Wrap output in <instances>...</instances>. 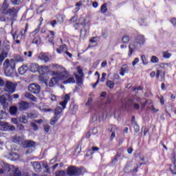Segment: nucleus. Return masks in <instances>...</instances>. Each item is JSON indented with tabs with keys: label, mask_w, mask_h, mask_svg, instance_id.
Masks as SVG:
<instances>
[{
	"label": "nucleus",
	"mask_w": 176,
	"mask_h": 176,
	"mask_svg": "<svg viewBox=\"0 0 176 176\" xmlns=\"http://www.w3.org/2000/svg\"><path fill=\"white\" fill-rule=\"evenodd\" d=\"M163 57H164V58H170L171 57V54L164 52Z\"/></svg>",
	"instance_id": "52"
},
{
	"label": "nucleus",
	"mask_w": 176,
	"mask_h": 176,
	"mask_svg": "<svg viewBox=\"0 0 176 176\" xmlns=\"http://www.w3.org/2000/svg\"><path fill=\"white\" fill-rule=\"evenodd\" d=\"M53 75H56V78H58V81L60 80H65L68 76H69V73L67 71H64L61 73H58L57 72H53Z\"/></svg>",
	"instance_id": "6"
},
{
	"label": "nucleus",
	"mask_w": 176,
	"mask_h": 176,
	"mask_svg": "<svg viewBox=\"0 0 176 176\" xmlns=\"http://www.w3.org/2000/svg\"><path fill=\"white\" fill-rule=\"evenodd\" d=\"M141 58L144 65H148V60H146V57H145V55H142Z\"/></svg>",
	"instance_id": "49"
},
{
	"label": "nucleus",
	"mask_w": 176,
	"mask_h": 176,
	"mask_svg": "<svg viewBox=\"0 0 176 176\" xmlns=\"http://www.w3.org/2000/svg\"><path fill=\"white\" fill-rule=\"evenodd\" d=\"M129 53L128 54V56L129 57H131V54H133V53H134V52H135V45H130L129 46Z\"/></svg>",
	"instance_id": "30"
},
{
	"label": "nucleus",
	"mask_w": 176,
	"mask_h": 176,
	"mask_svg": "<svg viewBox=\"0 0 176 176\" xmlns=\"http://www.w3.org/2000/svg\"><path fill=\"white\" fill-rule=\"evenodd\" d=\"M87 34V31L86 30H85V29L81 30L80 34V38H85Z\"/></svg>",
	"instance_id": "45"
},
{
	"label": "nucleus",
	"mask_w": 176,
	"mask_h": 176,
	"mask_svg": "<svg viewBox=\"0 0 176 176\" xmlns=\"http://www.w3.org/2000/svg\"><path fill=\"white\" fill-rule=\"evenodd\" d=\"M0 115V119H5V118L8 116V113H6L5 111H1Z\"/></svg>",
	"instance_id": "48"
},
{
	"label": "nucleus",
	"mask_w": 176,
	"mask_h": 176,
	"mask_svg": "<svg viewBox=\"0 0 176 176\" xmlns=\"http://www.w3.org/2000/svg\"><path fill=\"white\" fill-rule=\"evenodd\" d=\"M98 119V116L97 114H94L91 117L92 122H96Z\"/></svg>",
	"instance_id": "59"
},
{
	"label": "nucleus",
	"mask_w": 176,
	"mask_h": 176,
	"mask_svg": "<svg viewBox=\"0 0 176 176\" xmlns=\"http://www.w3.org/2000/svg\"><path fill=\"white\" fill-rule=\"evenodd\" d=\"M41 36L39 35H36L34 36L32 43H34L35 45H41Z\"/></svg>",
	"instance_id": "23"
},
{
	"label": "nucleus",
	"mask_w": 176,
	"mask_h": 176,
	"mask_svg": "<svg viewBox=\"0 0 176 176\" xmlns=\"http://www.w3.org/2000/svg\"><path fill=\"white\" fill-rule=\"evenodd\" d=\"M20 35H21V39L25 38V32H24L23 30H21V31L20 32Z\"/></svg>",
	"instance_id": "63"
},
{
	"label": "nucleus",
	"mask_w": 176,
	"mask_h": 176,
	"mask_svg": "<svg viewBox=\"0 0 176 176\" xmlns=\"http://www.w3.org/2000/svg\"><path fill=\"white\" fill-rule=\"evenodd\" d=\"M105 76H107V73H102V78H100V82H105Z\"/></svg>",
	"instance_id": "62"
},
{
	"label": "nucleus",
	"mask_w": 176,
	"mask_h": 176,
	"mask_svg": "<svg viewBox=\"0 0 176 176\" xmlns=\"http://www.w3.org/2000/svg\"><path fill=\"white\" fill-rule=\"evenodd\" d=\"M0 126L3 128V131H6L9 130L10 131H14L16 130V127L13 125H9L8 122H0Z\"/></svg>",
	"instance_id": "9"
},
{
	"label": "nucleus",
	"mask_w": 176,
	"mask_h": 176,
	"mask_svg": "<svg viewBox=\"0 0 176 176\" xmlns=\"http://www.w3.org/2000/svg\"><path fill=\"white\" fill-rule=\"evenodd\" d=\"M12 37L16 43H20V40H19V34H17V33L15 32L14 34H13Z\"/></svg>",
	"instance_id": "40"
},
{
	"label": "nucleus",
	"mask_w": 176,
	"mask_h": 176,
	"mask_svg": "<svg viewBox=\"0 0 176 176\" xmlns=\"http://www.w3.org/2000/svg\"><path fill=\"white\" fill-rule=\"evenodd\" d=\"M71 100V96L69 94H65L64 97V100L62 102H60V105L63 107V109H65L67 108V104H68V101Z\"/></svg>",
	"instance_id": "11"
},
{
	"label": "nucleus",
	"mask_w": 176,
	"mask_h": 176,
	"mask_svg": "<svg viewBox=\"0 0 176 176\" xmlns=\"http://www.w3.org/2000/svg\"><path fill=\"white\" fill-rule=\"evenodd\" d=\"M100 12H102V13H107L108 12V8H107V3H104L103 5L101 6Z\"/></svg>",
	"instance_id": "36"
},
{
	"label": "nucleus",
	"mask_w": 176,
	"mask_h": 176,
	"mask_svg": "<svg viewBox=\"0 0 176 176\" xmlns=\"http://www.w3.org/2000/svg\"><path fill=\"white\" fill-rule=\"evenodd\" d=\"M16 87H17V85L10 81H7L6 83L5 91H7L9 94H13V93L16 91Z\"/></svg>",
	"instance_id": "3"
},
{
	"label": "nucleus",
	"mask_w": 176,
	"mask_h": 176,
	"mask_svg": "<svg viewBox=\"0 0 176 176\" xmlns=\"http://www.w3.org/2000/svg\"><path fill=\"white\" fill-rule=\"evenodd\" d=\"M17 130H19V131H23L24 130V125L19 124L16 126Z\"/></svg>",
	"instance_id": "55"
},
{
	"label": "nucleus",
	"mask_w": 176,
	"mask_h": 176,
	"mask_svg": "<svg viewBox=\"0 0 176 176\" xmlns=\"http://www.w3.org/2000/svg\"><path fill=\"white\" fill-rule=\"evenodd\" d=\"M8 57V51L3 50L0 54V65H2V63H3V60H5Z\"/></svg>",
	"instance_id": "15"
},
{
	"label": "nucleus",
	"mask_w": 176,
	"mask_h": 176,
	"mask_svg": "<svg viewBox=\"0 0 176 176\" xmlns=\"http://www.w3.org/2000/svg\"><path fill=\"white\" fill-rule=\"evenodd\" d=\"M42 25V22L40 23V24L38 25V26L36 28V29L33 32V33L34 34H38V32H39V31H41V26Z\"/></svg>",
	"instance_id": "54"
},
{
	"label": "nucleus",
	"mask_w": 176,
	"mask_h": 176,
	"mask_svg": "<svg viewBox=\"0 0 176 176\" xmlns=\"http://www.w3.org/2000/svg\"><path fill=\"white\" fill-rule=\"evenodd\" d=\"M13 57L14 58L12 60H14V62L16 61V63H23V61H24V58H23V56L21 55L14 54Z\"/></svg>",
	"instance_id": "20"
},
{
	"label": "nucleus",
	"mask_w": 176,
	"mask_h": 176,
	"mask_svg": "<svg viewBox=\"0 0 176 176\" xmlns=\"http://www.w3.org/2000/svg\"><path fill=\"white\" fill-rule=\"evenodd\" d=\"M38 57L41 58V60H43L45 63H47V61L50 60L47 56L45 55V54H41Z\"/></svg>",
	"instance_id": "35"
},
{
	"label": "nucleus",
	"mask_w": 176,
	"mask_h": 176,
	"mask_svg": "<svg viewBox=\"0 0 176 176\" xmlns=\"http://www.w3.org/2000/svg\"><path fill=\"white\" fill-rule=\"evenodd\" d=\"M135 43L144 45L145 43V37L144 36H138L135 38Z\"/></svg>",
	"instance_id": "19"
},
{
	"label": "nucleus",
	"mask_w": 176,
	"mask_h": 176,
	"mask_svg": "<svg viewBox=\"0 0 176 176\" xmlns=\"http://www.w3.org/2000/svg\"><path fill=\"white\" fill-rule=\"evenodd\" d=\"M86 173V168L83 167H77L75 166H70L66 170V174L68 176H80L83 175Z\"/></svg>",
	"instance_id": "2"
},
{
	"label": "nucleus",
	"mask_w": 176,
	"mask_h": 176,
	"mask_svg": "<svg viewBox=\"0 0 176 176\" xmlns=\"http://www.w3.org/2000/svg\"><path fill=\"white\" fill-rule=\"evenodd\" d=\"M63 85H67V83H76L75 78L74 77H69L66 80L63 82Z\"/></svg>",
	"instance_id": "28"
},
{
	"label": "nucleus",
	"mask_w": 176,
	"mask_h": 176,
	"mask_svg": "<svg viewBox=\"0 0 176 176\" xmlns=\"http://www.w3.org/2000/svg\"><path fill=\"white\" fill-rule=\"evenodd\" d=\"M151 62L153 63L154 64H156L159 63V58H157L156 56H153L151 57Z\"/></svg>",
	"instance_id": "42"
},
{
	"label": "nucleus",
	"mask_w": 176,
	"mask_h": 176,
	"mask_svg": "<svg viewBox=\"0 0 176 176\" xmlns=\"http://www.w3.org/2000/svg\"><path fill=\"white\" fill-rule=\"evenodd\" d=\"M118 130V127H116V126H112V128L110 130V132L111 133V135L110 136V140L112 141L113 140V138H115L116 137V134H115V131H113V129Z\"/></svg>",
	"instance_id": "31"
},
{
	"label": "nucleus",
	"mask_w": 176,
	"mask_h": 176,
	"mask_svg": "<svg viewBox=\"0 0 176 176\" xmlns=\"http://www.w3.org/2000/svg\"><path fill=\"white\" fill-rule=\"evenodd\" d=\"M64 49H67V45H60V49L57 48L56 52L59 54H61V52H63V50H64Z\"/></svg>",
	"instance_id": "39"
},
{
	"label": "nucleus",
	"mask_w": 176,
	"mask_h": 176,
	"mask_svg": "<svg viewBox=\"0 0 176 176\" xmlns=\"http://www.w3.org/2000/svg\"><path fill=\"white\" fill-rule=\"evenodd\" d=\"M144 130V135H146L147 133H149V129L146 128L145 126H142V131Z\"/></svg>",
	"instance_id": "58"
},
{
	"label": "nucleus",
	"mask_w": 176,
	"mask_h": 176,
	"mask_svg": "<svg viewBox=\"0 0 176 176\" xmlns=\"http://www.w3.org/2000/svg\"><path fill=\"white\" fill-rule=\"evenodd\" d=\"M43 69H45L46 71H47V69H49V67H47V66H41L40 68L39 65L36 63H32L30 65V71L31 72L35 73L41 70L43 71Z\"/></svg>",
	"instance_id": "5"
},
{
	"label": "nucleus",
	"mask_w": 176,
	"mask_h": 176,
	"mask_svg": "<svg viewBox=\"0 0 176 176\" xmlns=\"http://www.w3.org/2000/svg\"><path fill=\"white\" fill-rule=\"evenodd\" d=\"M11 2L13 3V5H20L21 0H11Z\"/></svg>",
	"instance_id": "57"
},
{
	"label": "nucleus",
	"mask_w": 176,
	"mask_h": 176,
	"mask_svg": "<svg viewBox=\"0 0 176 176\" xmlns=\"http://www.w3.org/2000/svg\"><path fill=\"white\" fill-rule=\"evenodd\" d=\"M17 12H19V8H12L8 9L7 11L5 9L3 10L4 14H8L10 17H16L17 16Z\"/></svg>",
	"instance_id": "8"
},
{
	"label": "nucleus",
	"mask_w": 176,
	"mask_h": 176,
	"mask_svg": "<svg viewBox=\"0 0 176 176\" xmlns=\"http://www.w3.org/2000/svg\"><path fill=\"white\" fill-rule=\"evenodd\" d=\"M58 119H60V116H55L53 119L50 122V124L54 126L57 122H58Z\"/></svg>",
	"instance_id": "33"
},
{
	"label": "nucleus",
	"mask_w": 176,
	"mask_h": 176,
	"mask_svg": "<svg viewBox=\"0 0 176 176\" xmlns=\"http://www.w3.org/2000/svg\"><path fill=\"white\" fill-rule=\"evenodd\" d=\"M36 142L32 140H26L23 142V147L24 148H32L35 146Z\"/></svg>",
	"instance_id": "13"
},
{
	"label": "nucleus",
	"mask_w": 176,
	"mask_h": 176,
	"mask_svg": "<svg viewBox=\"0 0 176 176\" xmlns=\"http://www.w3.org/2000/svg\"><path fill=\"white\" fill-rule=\"evenodd\" d=\"M75 78L76 79L77 85H82L83 81L82 80V76L78 74H75Z\"/></svg>",
	"instance_id": "37"
},
{
	"label": "nucleus",
	"mask_w": 176,
	"mask_h": 176,
	"mask_svg": "<svg viewBox=\"0 0 176 176\" xmlns=\"http://www.w3.org/2000/svg\"><path fill=\"white\" fill-rule=\"evenodd\" d=\"M120 156H122V153L119 152L116 153L114 159L111 161V164H113V166H115L116 164V163L118 162V158L120 157Z\"/></svg>",
	"instance_id": "24"
},
{
	"label": "nucleus",
	"mask_w": 176,
	"mask_h": 176,
	"mask_svg": "<svg viewBox=\"0 0 176 176\" xmlns=\"http://www.w3.org/2000/svg\"><path fill=\"white\" fill-rule=\"evenodd\" d=\"M82 5H83V3L82 2V1H80L79 2L76 3L75 5V6L77 7L76 8V12H79V10H80V6H82Z\"/></svg>",
	"instance_id": "41"
},
{
	"label": "nucleus",
	"mask_w": 176,
	"mask_h": 176,
	"mask_svg": "<svg viewBox=\"0 0 176 176\" xmlns=\"http://www.w3.org/2000/svg\"><path fill=\"white\" fill-rule=\"evenodd\" d=\"M49 130H50V126H49L48 124L44 125V131H45V133H49Z\"/></svg>",
	"instance_id": "60"
},
{
	"label": "nucleus",
	"mask_w": 176,
	"mask_h": 176,
	"mask_svg": "<svg viewBox=\"0 0 176 176\" xmlns=\"http://www.w3.org/2000/svg\"><path fill=\"white\" fill-rule=\"evenodd\" d=\"M56 176H65V170H59L56 172Z\"/></svg>",
	"instance_id": "47"
},
{
	"label": "nucleus",
	"mask_w": 176,
	"mask_h": 176,
	"mask_svg": "<svg viewBox=\"0 0 176 176\" xmlns=\"http://www.w3.org/2000/svg\"><path fill=\"white\" fill-rule=\"evenodd\" d=\"M30 124L32 126L34 131H38L39 128L38 127V125H36V124L32 122Z\"/></svg>",
	"instance_id": "50"
},
{
	"label": "nucleus",
	"mask_w": 176,
	"mask_h": 176,
	"mask_svg": "<svg viewBox=\"0 0 176 176\" xmlns=\"http://www.w3.org/2000/svg\"><path fill=\"white\" fill-rule=\"evenodd\" d=\"M28 90L33 94H39L41 91V86L35 83L30 84L28 87Z\"/></svg>",
	"instance_id": "7"
},
{
	"label": "nucleus",
	"mask_w": 176,
	"mask_h": 176,
	"mask_svg": "<svg viewBox=\"0 0 176 176\" xmlns=\"http://www.w3.org/2000/svg\"><path fill=\"white\" fill-rule=\"evenodd\" d=\"M106 86L109 87V89H113V87H115V82L111 80H108L106 82Z\"/></svg>",
	"instance_id": "29"
},
{
	"label": "nucleus",
	"mask_w": 176,
	"mask_h": 176,
	"mask_svg": "<svg viewBox=\"0 0 176 176\" xmlns=\"http://www.w3.org/2000/svg\"><path fill=\"white\" fill-rule=\"evenodd\" d=\"M42 166L43 167V168L45 169V173H50V169L49 168V165H47V164L43 163Z\"/></svg>",
	"instance_id": "46"
},
{
	"label": "nucleus",
	"mask_w": 176,
	"mask_h": 176,
	"mask_svg": "<svg viewBox=\"0 0 176 176\" xmlns=\"http://www.w3.org/2000/svg\"><path fill=\"white\" fill-rule=\"evenodd\" d=\"M122 43H127L128 42H130V37L127 35H125L122 38Z\"/></svg>",
	"instance_id": "38"
},
{
	"label": "nucleus",
	"mask_w": 176,
	"mask_h": 176,
	"mask_svg": "<svg viewBox=\"0 0 176 176\" xmlns=\"http://www.w3.org/2000/svg\"><path fill=\"white\" fill-rule=\"evenodd\" d=\"M133 126L134 132L138 133L140 131V125H138V123L132 124Z\"/></svg>",
	"instance_id": "44"
},
{
	"label": "nucleus",
	"mask_w": 176,
	"mask_h": 176,
	"mask_svg": "<svg viewBox=\"0 0 176 176\" xmlns=\"http://www.w3.org/2000/svg\"><path fill=\"white\" fill-rule=\"evenodd\" d=\"M124 74H129V69H127V65H124L120 69V75L124 76Z\"/></svg>",
	"instance_id": "21"
},
{
	"label": "nucleus",
	"mask_w": 176,
	"mask_h": 176,
	"mask_svg": "<svg viewBox=\"0 0 176 176\" xmlns=\"http://www.w3.org/2000/svg\"><path fill=\"white\" fill-rule=\"evenodd\" d=\"M170 171L175 175H176V162L175 160L173 162V164L170 166Z\"/></svg>",
	"instance_id": "26"
},
{
	"label": "nucleus",
	"mask_w": 176,
	"mask_h": 176,
	"mask_svg": "<svg viewBox=\"0 0 176 176\" xmlns=\"http://www.w3.org/2000/svg\"><path fill=\"white\" fill-rule=\"evenodd\" d=\"M27 71H28V67L25 65H23L18 69L19 75H24Z\"/></svg>",
	"instance_id": "17"
},
{
	"label": "nucleus",
	"mask_w": 176,
	"mask_h": 176,
	"mask_svg": "<svg viewBox=\"0 0 176 176\" xmlns=\"http://www.w3.org/2000/svg\"><path fill=\"white\" fill-rule=\"evenodd\" d=\"M132 105H133V108L135 109H136L137 111H138V109H140V104H138L137 103H132Z\"/></svg>",
	"instance_id": "61"
},
{
	"label": "nucleus",
	"mask_w": 176,
	"mask_h": 176,
	"mask_svg": "<svg viewBox=\"0 0 176 176\" xmlns=\"http://www.w3.org/2000/svg\"><path fill=\"white\" fill-rule=\"evenodd\" d=\"M13 142L15 144H19V145H21V144H24V141L23 140V138L20 136L15 135L12 139Z\"/></svg>",
	"instance_id": "16"
},
{
	"label": "nucleus",
	"mask_w": 176,
	"mask_h": 176,
	"mask_svg": "<svg viewBox=\"0 0 176 176\" xmlns=\"http://www.w3.org/2000/svg\"><path fill=\"white\" fill-rule=\"evenodd\" d=\"M19 111V108H17V106H10L9 112L10 115H12V116H16L17 115V111Z\"/></svg>",
	"instance_id": "18"
},
{
	"label": "nucleus",
	"mask_w": 176,
	"mask_h": 176,
	"mask_svg": "<svg viewBox=\"0 0 176 176\" xmlns=\"http://www.w3.org/2000/svg\"><path fill=\"white\" fill-rule=\"evenodd\" d=\"M19 120L21 123H23L24 124H27L28 123V118L25 115H23L20 118Z\"/></svg>",
	"instance_id": "32"
},
{
	"label": "nucleus",
	"mask_w": 176,
	"mask_h": 176,
	"mask_svg": "<svg viewBox=\"0 0 176 176\" xmlns=\"http://www.w3.org/2000/svg\"><path fill=\"white\" fill-rule=\"evenodd\" d=\"M3 68L6 76H12L16 69V62L14 59H6L3 63Z\"/></svg>",
	"instance_id": "1"
},
{
	"label": "nucleus",
	"mask_w": 176,
	"mask_h": 176,
	"mask_svg": "<svg viewBox=\"0 0 176 176\" xmlns=\"http://www.w3.org/2000/svg\"><path fill=\"white\" fill-rule=\"evenodd\" d=\"M170 23H172L173 25H176V18H172L170 19Z\"/></svg>",
	"instance_id": "64"
},
{
	"label": "nucleus",
	"mask_w": 176,
	"mask_h": 176,
	"mask_svg": "<svg viewBox=\"0 0 176 176\" xmlns=\"http://www.w3.org/2000/svg\"><path fill=\"white\" fill-rule=\"evenodd\" d=\"M61 112H63V109L61 108V107L57 106L55 109L54 115L56 116H60Z\"/></svg>",
	"instance_id": "27"
},
{
	"label": "nucleus",
	"mask_w": 176,
	"mask_h": 176,
	"mask_svg": "<svg viewBox=\"0 0 176 176\" xmlns=\"http://www.w3.org/2000/svg\"><path fill=\"white\" fill-rule=\"evenodd\" d=\"M28 118H29L30 119H35V118H38V114L30 113L28 114Z\"/></svg>",
	"instance_id": "43"
},
{
	"label": "nucleus",
	"mask_w": 176,
	"mask_h": 176,
	"mask_svg": "<svg viewBox=\"0 0 176 176\" xmlns=\"http://www.w3.org/2000/svg\"><path fill=\"white\" fill-rule=\"evenodd\" d=\"M32 166L36 173H41L42 171V165H41V163L34 162H33Z\"/></svg>",
	"instance_id": "14"
},
{
	"label": "nucleus",
	"mask_w": 176,
	"mask_h": 176,
	"mask_svg": "<svg viewBox=\"0 0 176 176\" xmlns=\"http://www.w3.org/2000/svg\"><path fill=\"white\" fill-rule=\"evenodd\" d=\"M58 78L56 76L52 78L49 82L50 87H53L54 83H58Z\"/></svg>",
	"instance_id": "22"
},
{
	"label": "nucleus",
	"mask_w": 176,
	"mask_h": 176,
	"mask_svg": "<svg viewBox=\"0 0 176 176\" xmlns=\"http://www.w3.org/2000/svg\"><path fill=\"white\" fill-rule=\"evenodd\" d=\"M100 41H101V39L98 36L91 37L89 39L90 43H96V45L100 42Z\"/></svg>",
	"instance_id": "25"
},
{
	"label": "nucleus",
	"mask_w": 176,
	"mask_h": 176,
	"mask_svg": "<svg viewBox=\"0 0 176 176\" xmlns=\"http://www.w3.org/2000/svg\"><path fill=\"white\" fill-rule=\"evenodd\" d=\"M97 151H100V148L97 147V146H93L92 147V151L89 150V153H91V155H93V152H96Z\"/></svg>",
	"instance_id": "51"
},
{
	"label": "nucleus",
	"mask_w": 176,
	"mask_h": 176,
	"mask_svg": "<svg viewBox=\"0 0 176 176\" xmlns=\"http://www.w3.org/2000/svg\"><path fill=\"white\" fill-rule=\"evenodd\" d=\"M19 111H27L30 109V102L21 100L19 102Z\"/></svg>",
	"instance_id": "10"
},
{
	"label": "nucleus",
	"mask_w": 176,
	"mask_h": 176,
	"mask_svg": "<svg viewBox=\"0 0 176 176\" xmlns=\"http://www.w3.org/2000/svg\"><path fill=\"white\" fill-rule=\"evenodd\" d=\"M114 79H117V80H118L117 82H116V85H120V76L119 74H116L114 76Z\"/></svg>",
	"instance_id": "53"
},
{
	"label": "nucleus",
	"mask_w": 176,
	"mask_h": 176,
	"mask_svg": "<svg viewBox=\"0 0 176 176\" xmlns=\"http://www.w3.org/2000/svg\"><path fill=\"white\" fill-rule=\"evenodd\" d=\"M6 100L7 101H9V102H12V101H13L12 95H10V94H6V95H2L0 96V102L4 108L5 107H8V104H6Z\"/></svg>",
	"instance_id": "4"
},
{
	"label": "nucleus",
	"mask_w": 176,
	"mask_h": 176,
	"mask_svg": "<svg viewBox=\"0 0 176 176\" xmlns=\"http://www.w3.org/2000/svg\"><path fill=\"white\" fill-rule=\"evenodd\" d=\"M10 166L8 164H4L0 169V174H6V173H10Z\"/></svg>",
	"instance_id": "12"
},
{
	"label": "nucleus",
	"mask_w": 176,
	"mask_h": 176,
	"mask_svg": "<svg viewBox=\"0 0 176 176\" xmlns=\"http://www.w3.org/2000/svg\"><path fill=\"white\" fill-rule=\"evenodd\" d=\"M69 109L73 112H76V111H78V105L75 104V102H72Z\"/></svg>",
	"instance_id": "34"
},
{
	"label": "nucleus",
	"mask_w": 176,
	"mask_h": 176,
	"mask_svg": "<svg viewBox=\"0 0 176 176\" xmlns=\"http://www.w3.org/2000/svg\"><path fill=\"white\" fill-rule=\"evenodd\" d=\"M28 98H30L32 101H36L38 100L36 97L34 96L33 95L29 94V96H28Z\"/></svg>",
	"instance_id": "56"
}]
</instances>
